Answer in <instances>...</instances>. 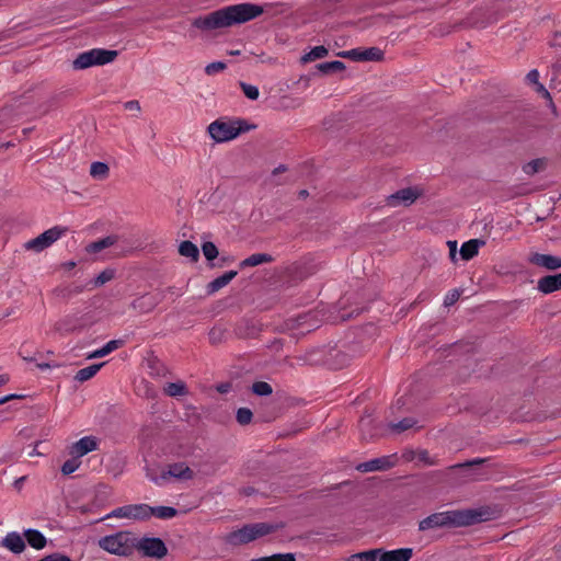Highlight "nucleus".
Returning a JSON list of instances; mask_svg holds the SVG:
<instances>
[{
    "mask_svg": "<svg viewBox=\"0 0 561 561\" xmlns=\"http://www.w3.org/2000/svg\"><path fill=\"white\" fill-rule=\"evenodd\" d=\"M494 513V510L490 506L437 512L421 519L417 529L419 531H427L431 529L471 526L493 519Z\"/></svg>",
    "mask_w": 561,
    "mask_h": 561,
    "instance_id": "nucleus-1",
    "label": "nucleus"
},
{
    "mask_svg": "<svg viewBox=\"0 0 561 561\" xmlns=\"http://www.w3.org/2000/svg\"><path fill=\"white\" fill-rule=\"evenodd\" d=\"M264 12L261 5L254 3H239L209 13L214 30L242 24L260 16Z\"/></svg>",
    "mask_w": 561,
    "mask_h": 561,
    "instance_id": "nucleus-2",
    "label": "nucleus"
},
{
    "mask_svg": "<svg viewBox=\"0 0 561 561\" xmlns=\"http://www.w3.org/2000/svg\"><path fill=\"white\" fill-rule=\"evenodd\" d=\"M254 128H256V126L249 124L245 119H227L221 117L210 123L207 127V131L215 142L220 144L233 140L241 134Z\"/></svg>",
    "mask_w": 561,
    "mask_h": 561,
    "instance_id": "nucleus-3",
    "label": "nucleus"
},
{
    "mask_svg": "<svg viewBox=\"0 0 561 561\" xmlns=\"http://www.w3.org/2000/svg\"><path fill=\"white\" fill-rule=\"evenodd\" d=\"M279 527V525L268 523L247 524L240 529L227 534L225 536V542L234 547L245 545L276 531Z\"/></svg>",
    "mask_w": 561,
    "mask_h": 561,
    "instance_id": "nucleus-4",
    "label": "nucleus"
},
{
    "mask_svg": "<svg viewBox=\"0 0 561 561\" xmlns=\"http://www.w3.org/2000/svg\"><path fill=\"white\" fill-rule=\"evenodd\" d=\"M136 545L137 538L129 531H118L99 540L100 548L121 557L131 556L136 549Z\"/></svg>",
    "mask_w": 561,
    "mask_h": 561,
    "instance_id": "nucleus-5",
    "label": "nucleus"
},
{
    "mask_svg": "<svg viewBox=\"0 0 561 561\" xmlns=\"http://www.w3.org/2000/svg\"><path fill=\"white\" fill-rule=\"evenodd\" d=\"M490 458H474L448 467L449 472L459 474L461 482L480 481L488 479L485 465Z\"/></svg>",
    "mask_w": 561,
    "mask_h": 561,
    "instance_id": "nucleus-6",
    "label": "nucleus"
},
{
    "mask_svg": "<svg viewBox=\"0 0 561 561\" xmlns=\"http://www.w3.org/2000/svg\"><path fill=\"white\" fill-rule=\"evenodd\" d=\"M67 230L68 228L66 227L55 226L41 233L38 237L28 240L24 244V248L28 251L42 252L43 250L50 247L59 238H61L67 232Z\"/></svg>",
    "mask_w": 561,
    "mask_h": 561,
    "instance_id": "nucleus-7",
    "label": "nucleus"
},
{
    "mask_svg": "<svg viewBox=\"0 0 561 561\" xmlns=\"http://www.w3.org/2000/svg\"><path fill=\"white\" fill-rule=\"evenodd\" d=\"M319 320L317 319V312L309 311L297 316L296 318L287 319L277 330L278 332H286L290 330L305 329L301 331L302 334L310 332L319 327Z\"/></svg>",
    "mask_w": 561,
    "mask_h": 561,
    "instance_id": "nucleus-8",
    "label": "nucleus"
},
{
    "mask_svg": "<svg viewBox=\"0 0 561 561\" xmlns=\"http://www.w3.org/2000/svg\"><path fill=\"white\" fill-rule=\"evenodd\" d=\"M136 549L141 551L145 557L162 559L168 554V548L164 541L158 537H144L137 539Z\"/></svg>",
    "mask_w": 561,
    "mask_h": 561,
    "instance_id": "nucleus-9",
    "label": "nucleus"
},
{
    "mask_svg": "<svg viewBox=\"0 0 561 561\" xmlns=\"http://www.w3.org/2000/svg\"><path fill=\"white\" fill-rule=\"evenodd\" d=\"M106 517L133 518L138 520L149 519L147 504H131L115 508Z\"/></svg>",
    "mask_w": 561,
    "mask_h": 561,
    "instance_id": "nucleus-10",
    "label": "nucleus"
},
{
    "mask_svg": "<svg viewBox=\"0 0 561 561\" xmlns=\"http://www.w3.org/2000/svg\"><path fill=\"white\" fill-rule=\"evenodd\" d=\"M263 331V324L254 319H241L234 325L233 333L238 339H256Z\"/></svg>",
    "mask_w": 561,
    "mask_h": 561,
    "instance_id": "nucleus-11",
    "label": "nucleus"
},
{
    "mask_svg": "<svg viewBox=\"0 0 561 561\" xmlns=\"http://www.w3.org/2000/svg\"><path fill=\"white\" fill-rule=\"evenodd\" d=\"M420 196V192L415 187H405L397 191L396 193L387 196V205L396 207L398 205L409 206L413 204Z\"/></svg>",
    "mask_w": 561,
    "mask_h": 561,
    "instance_id": "nucleus-12",
    "label": "nucleus"
},
{
    "mask_svg": "<svg viewBox=\"0 0 561 561\" xmlns=\"http://www.w3.org/2000/svg\"><path fill=\"white\" fill-rule=\"evenodd\" d=\"M396 461L397 459L394 455L382 456L357 465L356 470L360 472L385 471L394 467Z\"/></svg>",
    "mask_w": 561,
    "mask_h": 561,
    "instance_id": "nucleus-13",
    "label": "nucleus"
},
{
    "mask_svg": "<svg viewBox=\"0 0 561 561\" xmlns=\"http://www.w3.org/2000/svg\"><path fill=\"white\" fill-rule=\"evenodd\" d=\"M358 426L363 440H369L381 435L382 425L377 424L368 411L360 417Z\"/></svg>",
    "mask_w": 561,
    "mask_h": 561,
    "instance_id": "nucleus-14",
    "label": "nucleus"
},
{
    "mask_svg": "<svg viewBox=\"0 0 561 561\" xmlns=\"http://www.w3.org/2000/svg\"><path fill=\"white\" fill-rule=\"evenodd\" d=\"M98 438L94 436H84L69 447V455L75 458H81L84 455L98 449Z\"/></svg>",
    "mask_w": 561,
    "mask_h": 561,
    "instance_id": "nucleus-15",
    "label": "nucleus"
},
{
    "mask_svg": "<svg viewBox=\"0 0 561 561\" xmlns=\"http://www.w3.org/2000/svg\"><path fill=\"white\" fill-rule=\"evenodd\" d=\"M322 362L333 369H341L350 364L351 355L339 348H330Z\"/></svg>",
    "mask_w": 561,
    "mask_h": 561,
    "instance_id": "nucleus-16",
    "label": "nucleus"
},
{
    "mask_svg": "<svg viewBox=\"0 0 561 561\" xmlns=\"http://www.w3.org/2000/svg\"><path fill=\"white\" fill-rule=\"evenodd\" d=\"M528 261L534 265L545 267L549 271H556L558 268H561V257L551 254H542L536 252L530 254Z\"/></svg>",
    "mask_w": 561,
    "mask_h": 561,
    "instance_id": "nucleus-17",
    "label": "nucleus"
},
{
    "mask_svg": "<svg viewBox=\"0 0 561 561\" xmlns=\"http://www.w3.org/2000/svg\"><path fill=\"white\" fill-rule=\"evenodd\" d=\"M377 561H410L413 556L412 548H400L396 550H383L379 548Z\"/></svg>",
    "mask_w": 561,
    "mask_h": 561,
    "instance_id": "nucleus-18",
    "label": "nucleus"
},
{
    "mask_svg": "<svg viewBox=\"0 0 561 561\" xmlns=\"http://www.w3.org/2000/svg\"><path fill=\"white\" fill-rule=\"evenodd\" d=\"M537 289L545 295L561 290V273L550 274L539 278Z\"/></svg>",
    "mask_w": 561,
    "mask_h": 561,
    "instance_id": "nucleus-19",
    "label": "nucleus"
},
{
    "mask_svg": "<svg viewBox=\"0 0 561 561\" xmlns=\"http://www.w3.org/2000/svg\"><path fill=\"white\" fill-rule=\"evenodd\" d=\"M169 477L190 480L194 477L193 470L184 462H176L169 466L168 471L161 473V479H168Z\"/></svg>",
    "mask_w": 561,
    "mask_h": 561,
    "instance_id": "nucleus-20",
    "label": "nucleus"
},
{
    "mask_svg": "<svg viewBox=\"0 0 561 561\" xmlns=\"http://www.w3.org/2000/svg\"><path fill=\"white\" fill-rule=\"evenodd\" d=\"M3 547L9 549L11 552L15 554L22 553L25 548V541L22 536L15 531L9 533L2 540Z\"/></svg>",
    "mask_w": 561,
    "mask_h": 561,
    "instance_id": "nucleus-21",
    "label": "nucleus"
},
{
    "mask_svg": "<svg viewBox=\"0 0 561 561\" xmlns=\"http://www.w3.org/2000/svg\"><path fill=\"white\" fill-rule=\"evenodd\" d=\"M485 241L481 239H471L469 241H466L465 243H462L459 251L461 259L465 261L473 259L478 254L479 248L483 247Z\"/></svg>",
    "mask_w": 561,
    "mask_h": 561,
    "instance_id": "nucleus-22",
    "label": "nucleus"
},
{
    "mask_svg": "<svg viewBox=\"0 0 561 561\" xmlns=\"http://www.w3.org/2000/svg\"><path fill=\"white\" fill-rule=\"evenodd\" d=\"M79 321V318L75 316H67L64 319L57 321L54 328L55 331L60 333H71L83 328V324H80Z\"/></svg>",
    "mask_w": 561,
    "mask_h": 561,
    "instance_id": "nucleus-23",
    "label": "nucleus"
},
{
    "mask_svg": "<svg viewBox=\"0 0 561 561\" xmlns=\"http://www.w3.org/2000/svg\"><path fill=\"white\" fill-rule=\"evenodd\" d=\"M23 535L27 543L36 550H42L47 545L46 537L37 529H26Z\"/></svg>",
    "mask_w": 561,
    "mask_h": 561,
    "instance_id": "nucleus-24",
    "label": "nucleus"
},
{
    "mask_svg": "<svg viewBox=\"0 0 561 561\" xmlns=\"http://www.w3.org/2000/svg\"><path fill=\"white\" fill-rule=\"evenodd\" d=\"M237 271H228L221 276L215 278L207 285V293L211 295L218 291L219 289L228 285L237 276Z\"/></svg>",
    "mask_w": 561,
    "mask_h": 561,
    "instance_id": "nucleus-25",
    "label": "nucleus"
},
{
    "mask_svg": "<svg viewBox=\"0 0 561 561\" xmlns=\"http://www.w3.org/2000/svg\"><path fill=\"white\" fill-rule=\"evenodd\" d=\"M273 261H274V257L271 254L254 253V254L250 255L249 257L244 259L243 261H241L239 264V267L241 270H243L245 267H253V266H257L260 264L271 263Z\"/></svg>",
    "mask_w": 561,
    "mask_h": 561,
    "instance_id": "nucleus-26",
    "label": "nucleus"
},
{
    "mask_svg": "<svg viewBox=\"0 0 561 561\" xmlns=\"http://www.w3.org/2000/svg\"><path fill=\"white\" fill-rule=\"evenodd\" d=\"M93 60L94 66H101L108 62H112L118 55L117 50H110L103 48H93Z\"/></svg>",
    "mask_w": 561,
    "mask_h": 561,
    "instance_id": "nucleus-27",
    "label": "nucleus"
},
{
    "mask_svg": "<svg viewBox=\"0 0 561 561\" xmlns=\"http://www.w3.org/2000/svg\"><path fill=\"white\" fill-rule=\"evenodd\" d=\"M117 240H118V237L115 234L107 236V237L102 238L95 242L90 243L87 247V251L90 253L101 252L102 250L115 244L117 242Z\"/></svg>",
    "mask_w": 561,
    "mask_h": 561,
    "instance_id": "nucleus-28",
    "label": "nucleus"
},
{
    "mask_svg": "<svg viewBox=\"0 0 561 561\" xmlns=\"http://www.w3.org/2000/svg\"><path fill=\"white\" fill-rule=\"evenodd\" d=\"M125 344V341L124 340H112L110 342H107L102 348H99L96 351H94L93 353H91L88 358H101V357H104L106 355H108L110 353H112L113 351L122 347L123 345Z\"/></svg>",
    "mask_w": 561,
    "mask_h": 561,
    "instance_id": "nucleus-29",
    "label": "nucleus"
},
{
    "mask_svg": "<svg viewBox=\"0 0 561 561\" xmlns=\"http://www.w3.org/2000/svg\"><path fill=\"white\" fill-rule=\"evenodd\" d=\"M179 253L182 256L190 257L193 262H197L199 259V250L192 241H182L179 245Z\"/></svg>",
    "mask_w": 561,
    "mask_h": 561,
    "instance_id": "nucleus-30",
    "label": "nucleus"
},
{
    "mask_svg": "<svg viewBox=\"0 0 561 561\" xmlns=\"http://www.w3.org/2000/svg\"><path fill=\"white\" fill-rule=\"evenodd\" d=\"M345 68V64L340 60L325 61L316 65V69L322 75H331L334 72L343 71Z\"/></svg>",
    "mask_w": 561,
    "mask_h": 561,
    "instance_id": "nucleus-31",
    "label": "nucleus"
},
{
    "mask_svg": "<svg viewBox=\"0 0 561 561\" xmlns=\"http://www.w3.org/2000/svg\"><path fill=\"white\" fill-rule=\"evenodd\" d=\"M148 513L150 516H156L160 519H169L172 517H175L178 515V511L174 507L171 506H149L148 505Z\"/></svg>",
    "mask_w": 561,
    "mask_h": 561,
    "instance_id": "nucleus-32",
    "label": "nucleus"
},
{
    "mask_svg": "<svg viewBox=\"0 0 561 561\" xmlns=\"http://www.w3.org/2000/svg\"><path fill=\"white\" fill-rule=\"evenodd\" d=\"M94 66L93 51L81 53L73 61L72 67L76 70L87 69Z\"/></svg>",
    "mask_w": 561,
    "mask_h": 561,
    "instance_id": "nucleus-33",
    "label": "nucleus"
},
{
    "mask_svg": "<svg viewBox=\"0 0 561 561\" xmlns=\"http://www.w3.org/2000/svg\"><path fill=\"white\" fill-rule=\"evenodd\" d=\"M105 363L93 364L91 366H88V367H84V368L78 370L75 376V379L80 382L91 379L101 369V367Z\"/></svg>",
    "mask_w": 561,
    "mask_h": 561,
    "instance_id": "nucleus-34",
    "label": "nucleus"
},
{
    "mask_svg": "<svg viewBox=\"0 0 561 561\" xmlns=\"http://www.w3.org/2000/svg\"><path fill=\"white\" fill-rule=\"evenodd\" d=\"M329 54V49L322 45L313 47L309 53L305 54L300 61L302 64H307L317 59H321L327 57Z\"/></svg>",
    "mask_w": 561,
    "mask_h": 561,
    "instance_id": "nucleus-35",
    "label": "nucleus"
},
{
    "mask_svg": "<svg viewBox=\"0 0 561 561\" xmlns=\"http://www.w3.org/2000/svg\"><path fill=\"white\" fill-rule=\"evenodd\" d=\"M90 174L98 180H105L110 174V167L105 162L95 161L91 164Z\"/></svg>",
    "mask_w": 561,
    "mask_h": 561,
    "instance_id": "nucleus-36",
    "label": "nucleus"
},
{
    "mask_svg": "<svg viewBox=\"0 0 561 561\" xmlns=\"http://www.w3.org/2000/svg\"><path fill=\"white\" fill-rule=\"evenodd\" d=\"M385 54L378 47H369L364 50L360 49V61H381Z\"/></svg>",
    "mask_w": 561,
    "mask_h": 561,
    "instance_id": "nucleus-37",
    "label": "nucleus"
},
{
    "mask_svg": "<svg viewBox=\"0 0 561 561\" xmlns=\"http://www.w3.org/2000/svg\"><path fill=\"white\" fill-rule=\"evenodd\" d=\"M547 167V161L543 158L534 159L523 167V171L527 175H534L540 171H543Z\"/></svg>",
    "mask_w": 561,
    "mask_h": 561,
    "instance_id": "nucleus-38",
    "label": "nucleus"
},
{
    "mask_svg": "<svg viewBox=\"0 0 561 561\" xmlns=\"http://www.w3.org/2000/svg\"><path fill=\"white\" fill-rule=\"evenodd\" d=\"M165 394L169 397L185 396L188 393L187 387L183 381L169 382L164 388Z\"/></svg>",
    "mask_w": 561,
    "mask_h": 561,
    "instance_id": "nucleus-39",
    "label": "nucleus"
},
{
    "mask_svg": "<svg viewBox=\"0 0 561 561\" xmlns=\"http://www.w3.org/2000/svg\"><path fill=\"white\" fill-rule=\"evenodd\" d=\"M380 549H371L358 553H354L346 561H377Z\"/></svg>",
    "mask_w": 561,
    "mask_h": 561,
    "instance_id": "nucleus-40",
    "label": "nucleus"
},
{
    "mask_svg": "<svg viewBox=\"0 0 561 561\" xmlns=\"http://www.w3.org/2000/svg\"><path fill=\"white\" fill-rule=\"evenodd\" d=\"M227 330L220 327H214L208 333L209 343L211 345H218L226 341Z\"/></svg>",
    "mask_w": 561,
    "mask_h": 561,
    "instance_id": "nucleus-41",
    "label": "nucleus"
},
{
    "mask_svg": "<svg viewBox=\"0 0 561 561\" xmlns=\"http://www.w3.org/2000/svg\"><path fill=\"white\" fill-rule=\"evenodd\" d=\"M251 390L259 397H267L273 393L272 386L266 381H255L252 383Z\"/></svg>",
    "mask_w": 561,
    "mask_h": 561,
    "instance_id": "nucleus-42",
    "label": "nucleus"
},
{
    "mask_svg": "<svg viewBox=\"0 0 561 561\" xmlns=\"http://www.w3.org/2000/svg\"><path fill=\"white\" fill-rule=\"evenodd\" d=\"M416 424V420L413 417H404L398 423H390L389 427L397 433L404 432L412 428Z\"/></svg>",
    "mask_w": 561,
    "mask_h": 561,
    "instance_id": "nucleus-43",
    "label": "nucleus"
},
{
    "mask_svg": "<svg viewBox=\"0 0 561 561\" xmlns=\"http://www.w3.org/2000/svg\"><path fill=\"white\" fill-rule=\"evenodd\" d=\"M250 561H296V554L291 552L275 553L268 557L252 559Z\"/></svg>",
    "mask_w": 561,
    "mask_h": 561,
    "instance_id": "nucleus-44",
    "label": "nucleus"
},
{
    "mask_svg": "<svg viewBox=\"0 0 561 561\" xmlns=\"http://www.w3.org/2000/svg\"><path fill=\"white\" fill-rule=\"evenodd\" d=\"M202 251L206 260L209 262L214 261L219 254L218 248L211 241L204 242L202 244Z\"/></svg>",
    "mask_w": 561,
    "mask_h": 561,
    "instance_id": "nucleus-45",
    "label": "nucleus"
},
{
    "mask_svg": "<svg viewBox=\"0 0 561 561\" xmlns=\"http://www.w3.org/2000/svg\"><path fill=\"white\" fill-rule=\"evenodd\" d=\"M192 26H194L198 30H202V31H206V32L214 30L211 26L209 13L206 15H201V16L195 18L192 21Z\"/></svg>",
    "mask_w": 561,
    "mask_h": 561,
    "instance_id": "nucleus-46",
    "label": "nucleus"
},
{
    "mask_svg": "<svg viewBox=\"0 0 561 561\" xmlns=\"http://www.w3.org/2000/svg\"><path fill=\"white\" fill-rule=\"evenodd\" d=\"M253 413L249 408H239L237 410L236 420L240 425H248L251 423Z\"/></svg>",
    "mask_w": 561,
    "mask_h": 561,
    "instance_id": "nucleus-47",
    "label": "nucleus"
},
{
    "mask_svg": "<svg viewBox=\"0 0 561 561\" xmlns=\"http://www.w3.org/2000/svg\"><path fill=\"white\" fill-rule=\"evenodd\" d=\"M239 84H240V88L242 89L244 95L249 100H252V101L257 100V98L260 95V92H259V89L255 85L245 83L243 81H240Z\"/></svg>",
    "mask_w": 561,
    "mask_h": 561,
    "instance_id": "nucleus-48",
    "label": "nucleus"
},
{
    "mask_svg": "<svg viewBox=\"0 0 561 561\" xmlns=\"http://www.w3.org/2000/svg\"><path fill=\"white\" fill-rule=\"evenodd\" d=\"M80 463H81V461L79 460V458H75V457L66 460L64 462V465L61 466V473L64 476L71 474L79 468Z\"/></svg>",
    "mask_w": 561,
    "mask_h": 561,
    "instance_id": "nucleus-49",
    "label": "nucleus"
},
{
    "mask_svg": "<svg viewBox=\"0 0 561 561\" xmlns=\"http://www.w3.org/2000/svg\"><path fill=\"white\" fill-rule=\"evenodd\" d=\"M115 276V273L113 270H110V268H106L104 270L103 272H101L93 280V285L95 287H99V286H102L104 285L105 283L110 282L111 279H113Z\"/></svg>",
    "mask_w": 561,
    "mask_h": 561,
    "instance_id": "nucleus-50",
    "label": "nucleus"
},
{
    "mask_svg": "<svg viewBox=\"0 0 561 561\" xmlns=\"http://www.w3.org/2000/svg\"><path fill=\"white\" fill-rule=\"evenodd\" d=\"M227 65L222 61L210 62L206 66L205 72L208 76L215 75L216 72L225 70Z\"/></svg>",
    "mask_w": 561,
    "mask_h": 561,
    "instance_id": "nucleus-51",
    "label": "nucleus"
},
{
    "mask_svg": "<svg viewBox=\"0 0 561 561\" xmlns=\"http://www.w3.org/2000/svg\"><path fill=\"white\" fill-rule=\"evenodd\" d=\"M336 56L342 57V58H348L354 61H360V49L354 48L351 50H343V51L337 53Z\"/></svg>",
    "mask_w": 561,
    "mask_h": 561,
    "instance_id": "nucleus-52",
    "label": "nucleus"
},
{
    "mask_svg": "<svg viewBox=\"0 0 561 561\" xmlns=\"http://www.w3.org/2000/svg\"><path fill=\"white\" fill-rule=\"evenodd\" d=\"M460 295H461V291L458 289H454V290L449 291L444 299V306H446V307L453 306L454 304L457 302Z\"/></svg>",
    "mask_w": 561,
    "mask_h": 561,
    "instance_id": "nucleus-53",
    "label": "nucleus"
},
{
    "mask_svg": "<svg viewBox=\"0 0 561 561\" xmlns=\"http://www.w3.org/2000/svg\"><path fill=\"white\" fill-rule=\"evenodd\" d=\"M38 561H72L68 556L55 552L48 556H45L44 558L39 559Z\"/></svg>",
    "mask_w": 561,
    "mask_h": 561,
    "instance_id": "nucleus-54",
    "label": "nucleus"
},
{
    "mask_svg": "<svg viewBox=\"0 0 561 561\" xmlns=\"http://www.w3.org/2000/svg\"><path fill=\"white\" fill-rule=\"evenodd\" d=\"M526 79L529 83H533L535 84L536 87H538V84H541L538 79H539V72L536 70V69H533L530 70L527 76H526Z\"/></svg>",
    "mask_w": 561,
    "mask_h": 561,
    "instance_id": "nucleus-55",
    "label": "nucleus"
},
{
    "mask_svg": "<svg viewBox=\"0 0 561 561\" xmlns=\"http://www.w3.org/2000/svg\"><path fill=\"white\" fill-rule=\"evenodd\" d=\"M447 245L449 248V257L453 262L457 261V241H448Z\"/></svg>",
    "mask_w": 561,
    "mask_h": 561,
    "instance_id": "nucleus-56",
    "label": "nucleus"
},
{
    "mask_svg": "<svg viewBox=\"0 0 561 561\" xmlns=\"http://www.w3.org/2000/svg\"><path fill=\"white\" fill-rule=\"evenodd\" d=\"M417 458L420 461H423L426 465H434V462L430 458L428 451L425 449L417 451Z\"/></svg>",
    "mask_w": 561,
    "mask_h": 561,
    "instance_id": "nucleus-57",
    "label": "nucleus"
},
{
    "mask_svg": "<svg viewBox=\"0 0 561 561\" xmlns=\"http://www.w3.org/2000/svg\"><path fill=\"white\" fill-rule=\"evenodd\" d=\"M82 290H83V287H81V286H77L75 289L66 288V289L60 290V295H61L64 298H68V297H70L73 293H75V294H80Z\"/></svg>",
    "mask_w": 561,
    "mask_h": 561,
    "instance_id": "nucleus-58",
    "label": "nucleus"
},
{
    "mask_svg": "<svg viewBox=\"0 0 561 561\" xmlns=\"http://www.w3.org/2000/svg\"><path fill=\"white\" fill-rule=\"evenodd\" d=\"M550 47H561V32L556 31L551 41L549 42Z\"/></svg>",
    "mask_w": 561,
    "mask_h": 561,
    "instance_id": "nucleus-59",
    "label": "nucleus"
},
{
    "mask_svg": "<svg viewBox=\"0 0 561 561\" xmlns=\"http://www.w3.org/2000/svg\"><path fill=\"white\" fill-rule=\"evenodd\" d=\"M283 346H284V342H283V340H280V339H275V340H273V341L267 345V347H268L270 350H272V351H276V352L280 351V350L283 348Z\"/></svg>",
    "mask_w": 561,
    "mask_h": 561,
    "instance_id": "nucleus-60",
    "label": "nucleus"
},
{
    "mask_svg": "<svg viewBox=\"0 0 561 561\" xmlns=\"http://www.w3.org/2000/svg\"><path fill=\"white\" fill-rule=\"evenodd\" d=\"M125 108L129 111H137L140 112V104L138 101H128L125 103Z\"/></svg>",
    "mask_w": 561,
    "mask_h": 561,
    "instance_id": "nucleus-61",
    "label": "nucleus"
},
{
    "mask_svg": "<svg viewBox=\"0 0 561 561\" xmlns=\"http://www.w3.org/2000/svg\"><path fill=\"white\" fill-rule=\"evenodd\" d=\"M64 96H65V93H64V92L53 95V96L49 99V101H48L49 106H55V105H57V104H58V102H59Z\"/></svg>",
    "mask_w": 561,
    "mask_h": 561,
    "instance_id": "nucleus-62",
    "label": "nucleus"
},
{
    "mask_svg": "<svg viewBox=\"0 0 561 561\" xmlns=\"http://www.w3.org/2000/svg\"><path fill=\"white\" fill-rule=\"evenodd\" d=\"M216 389L219 393H227L231 389V383L230 382L220 383L217 386Z\"/></svg>",
    "mask_w": 561,
    "mask_h": 561,
    "instance_id": "nucleus-63",
    "label": "nucleus"
},
{
    "mask_svg": "<svg viewBox=\"0 0 561 561\" xmlns=\"http://www.w3.org/2000/svg\"><path fill=\"white\" fill-rule=\"evenodd\" d=\"M536 91L540 93L545 99H550L551 96L550 92L542 84H538V87H536Z\"/></svg>",
    "mask_w": 561,
    "mask_h": 561,
    "instance_id": "nucleus-64",
    "label": "nucleus"
}]
</instances>
